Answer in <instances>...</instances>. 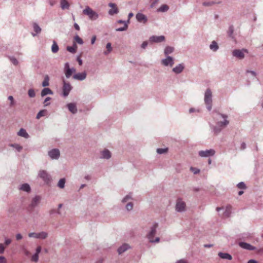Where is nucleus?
Listing matches in <instances>:
<instances>
[{
  "instance_id": "obj_35",
  "label": "nucleus",
  "mask_w": 263,
  "mask_h": 263,
  "mask_svg": "<svg viewBox=\"0 0 263 263\" xmlns=\"http://www.w3.org/2000/svg\"><path fill=\"white\" fill-rule=\"evenodd\" d=\"M106 48L107 49V50L106 51H104L103 53L104 55H107L110 52H111V51H112V48L111 47V44L110 43H108L106 45Z\"/></svg>"
},
{
  "instance_id": "obj_58",
  "label": "nucleus",
  "mask_w": 263,
  "mask_h": 263,
  "mask_svg": "<svg viewBox=\"0 0 263 263\" xmlns=\"http://www.w3.org/2000/svg\"><path fill=\"white\" fill-rule=\"evenodd\" d=\"M5 251V247L4 245L0 243V254H3Z\"/></svg>"
},
{
  "instance_id": "obj_7",
  "label": "nucleus",
  "mask_w": 263,
  "mask_h": 263,
  "mask_svg": "<svg viewBox=\"0 0 263 263\" xmlns=\"http://www.w3.org/2000/svg\"><path fill=\"white\" fill-rule=\"evenodd\" d=\"M186 207L185 203L182 199L178 198L176 201V210L178 212H182L185 211Z\"/></svg>"
},
{
  "instance_id": "obj_24",
  "label": "nucleus",
  "mask_w": 263,
  "mask_h": 263,
  "mask_svg": "<svg viewBox=\"0 0 263 263\" xmlns=\"http://www.w3.org/2000/svg\"><path fill=\"white\" fill-rule=\"evenodd\" d=\"M60 7L62 10L69 9L70 4L67 0H60Z\"/></svg>"
},
{
  "instance_id": "obj_55",
  "label": "nucleus",
  "mask_w": 263,
  "mask_h": 263,
  "mask_svg": "<svg viewBox=\"0 0 263 263\" xmlns=\"http://www.w3.org/2000/svg\"><path fill=\"white\" fill-rule=\"evenodd\" d=\"M8 100L10 101V106H13L14 105V101L13 96H10L8 98Z\"/></svg>"
},
{
  "instance_id": "obj_16",
  "label": "nucleus",
  "mask_w": 263,
  "mask_h": 263,
  "mask_svg": "<svg viewBox=\"0 0 263 263\" xmlns=\"http://www.w3.org/2000/svg\"><path fill=\"white\" fill-rule=\"evenodd\" d=\"M136 18L139 22L143 23L144 24H145L148 20L147 16L141 13H138L136 15Z\"/></svg>"
},
{
  "instance_id": "obj_37",
  "label": "nucleus",
  "mask_w": 263,
  "mask_h": 263,
  "mask_svg": "<svg viewBox=\"0 0 263 263\" xmlns=\"http://www.w3.org/2000/svg\"><path fill=\"white\" fill-rule=\"evenodd\" d=\"M65 182L66 180L64 178L60 179L58 183V186L60 189H63L65 187Z\"/></svg>"
},
{
  "instance_id": "obj_1",
  "label": "nucleus",
  "mask_w": 263,
  "mask_h": 263,
  "mask_svg": "<svg viewBox=\"0 0 263 263\" xmlns=\"http://www.w3.org/2000/svg\"><path fill=\"white\" fill-rule=\"evenodd\" d=\"M204 101L207 109L211 111L212 108V93L210 88L205 91Z\"/></svg>"
},
{
  "instance_id": "obj_20",
  "label": "nucleus",
  "mask_w": 263,
  "mask_h": 263,
  "mask_svg": "<svg viewBox=\"0 0 263 263\" xmlns=\"http://www.w3.org/2000/svg\"><path fill=\"white\" fill-rule=\"evenodd\" d=\"M184 69V66L183 64L181 63L178 64L176 67L173 68L172 70L176 74H179Z\"/></svg>"
},
{
  "instance_id": "obj_33",
  "label": "nucleus",
  "mask_w": 263,
  "mask_h": 263,
  "mask_svg": "<svg viewBox=\"0 0 263 263\" xmlns=\"http://www.w3.org/2000/svg\"><path fill=\"white\" fill-rule=\"evenodd\" d=\"M59 48L55 41H53L51 46V51L53 53H57L59 51Z\"/></svg>"
},
{
  "instance_id": "obj_6",
  "label": "nucleus",
  "mask_w": 263,
  "mask_h": 263,
  "mask_svg": "<svg viewBox=\"0 0 263 263\" xmlns=\"http://www.w3.org/2000/svg\"><path fill=\"white\" fill-rule=\"evenodd\" d=\"M217 114L224 119L223 121H218L216 123L217 125L222 129L229 124V121L227 120L228 116L227 115L221 114L220 112H218Z\"/></svg>"
},
{
  "instance_id": "obj_64",
  "label": "nucleus",
  "mask_w": 263,
  "mask_h": 263,
  "mask_svg": "<svg viewBox=\"0 0 263 263\" xmlns=\"http://www.w3.org/2000/svg\"><path fill=\"white\" fill-rule=\"evenodd\" d=\"M6 258L4 256H0V263H6Z\"/></svg>"
},
{
  "instance_id": "obj_43",
  "label": "nucleus",
  "mask_w": 263,
  "mask_h": 263,
  "mask_svg": "<svg viewBox=\"0 0 263 263\" xmlns=\"http://www.w3.org/2000/svg\"><path fill=\"white\" fill-rule=\"evenodd\" d=\"M28 96L30 98H33L35 96V93L33 89H29L28 91Z\"/></svg>"
},
{
  "instance_id": "obj_31",
  "label": "nucleus",
  "mask_w": 263,
  "mask_h": 263,
  "mask_svg": "<svg viewBox=\"0 0 263 263\" xmlns=\"http://www.w3.org/2000/svg\"><path fill=\"white\" fill-rule=\"evenodd\" d=\"M49 77L48 76V75L46 74L45 76L44 80L42 83V86L44 87L48 86L49 85Z\"/></svg>"
},
{
  "instance_id": "obj_14",
  "label": "nucleus",
  "mask_w": 263,
  "mask_h": 263,
  "mask_svg": "<svg viewBox=\"0 0 263 263\" xmlns=\"http://www.w3.org/2000/svg\"><path fill=\"white\" fill-rule=\"evenodd\" d=\"M108 6L112 8L111 9H110L108 11V14L109 15H113L115 14H117L119 13V9L115 3H110L108 4Z\"/></svg>"
},
{
  "instance_id": "obj_3",
  "label": "nucleus",
  "mask_w": 263,
  "mask_h": 263,
  "mask_svg": "<svg viewBox=\"0 0 263 263\" xmlns=\"http://www.w3.org/2000/svg\"><path fill=\"white\" fill-rule=\"evenodd\" d=\"M72 89V86L69 82H66L64 79L63 80L62 95L64 97L68 96L69 93Z\"/></svg>"
},
{
  "instance_id": "obj_18",
  "label": "nucleus",
  "mask_w": 263,
  "mask_h": 263,
  "mask_svg": "<svg viewBox=\"0 0 263 263\" xmlns=\"http://www.w3.org/2000/svg\"><path fill=\"white\" fill-rule=\"evenodd\" d=\"M111 157V154L108 149H104L103 151L101 152V159H109Z\"/></svg>"
},
{
  "instance_id": "obj_15",
  "label": "nucleus",
  "mask_w": 263,
  "mask_h": 263,
  "mask_svg": "<svg viewBox=\"0 0 263 263\" xmlns=\"http://www.w3.org/2000/svg\"><path fill=\"white\" fill-rule=\"evenodd\" d=\"M41 200V196H40L39 195L35 196L34 198H32V199L31 200V202L30 204L29 205V206L31 209L34 208L35 206H36L39 204Z\"/></svg>"
},
{
  "instance_id": "obj_57",
  "label": "nucleus",
  "mask_w": 263,
  "mask_h": 263,
  "mask_svg": "<svg viewBox=\"0 0 263 263\" xmlns=\"http://www.w3.org/2000/svg\"><path fill=\"white\" fill-rule=\"evenodd\" d=\"M51 99V98L49 97H47L45 99V100L43 102L44 106H47L50 104V103H47V102L50 101Z\"/></svg>"
},
{
  "instance_id": "obj_29",
  "label": "nucleus",
  "mask_w": 263,
  "mask_h": 263,
  "mask_svg": "<svg viewBox=\"0 0 263 263\" xmlns=\"http://www.w3.org/2000/svg\"><path fill=\"white\" fill-rule=\"evenodd\" d=\"M210 49L214 52L217 51L219 49L217 43L215 41H213L210 45Z\"/></svg>"
},
{
  "instance_id": "obj_25",
  "label": "nucleus",
  "mask_w": 263,
  "mask_h": 263,
  "mask_svg": "<svg viewBox=\"0 0 263 263\" xmlns=\"http://www.w3.org/2000/svg\"><path fill=\"white\" fill-rule=\"evenodd\" d=\"M218 255L222 259H226L230 260L232 259V256L228 253L219 252Z\"/></svg>"
},
{
  "instance_id": "obj_52",
  "label": "nucleus",
  "mask_w": 263,
  "mask_h": 263,
  "mask_svg": "<svg viewBox=\"0 0 263 263\" xmlns=\"http://www.w3.org/2000/svg\"><path fill=\"white\" fill-rule=\"evenodd\" d=\"M221 130H222L221 128H220L217 125L214 127V131L215 133L216 134L219 133Z\"/></svg>"
},
{
  "instance_id": "obj_41",
  "label": "nucleus",
  "mask_w": 263,
  "mask_h": 263,
  "mask_svg": "<svg viewBox=\"0 0 263 263\" xmlns=\"http://www.w3.org/2000/svg\"><path fill=\"white\" fill-rule=\"evenodd\" d=\"M74 39L77 43L80 45L83 44L84 43L83 40L78 35L75 36Z\"/></svg>"
},
{
  "instance_id": "obj_49",
  "label": "nucleus",
  "mask_w": 263,
  "mask_h": 263,
  "mask_svg": "<svg viewBox=\"0 0 263 263\" xmlns=\"http://www.w3.org/2000/svg\"><path fill=\"white\" fill-rule=\"evenodd\" d=\"M133 208V204L132 202H128L126 205V209L128 211H131Z\"/></svg>"
},
{
  "instance_id": "obj_50",
  "label": "nucleus",
  "mask_w": 263,
  "mask_h": 263,
  "mask_svg": "<svg viewBox=\"0 0 263 263\" xmlns=\"http://www.w3.org/2000/svg\"><path fill=\"white\" fill-rule=\"evenodd\" d=\"M237 186L239 189H245L246 188V184H245V183L243 182H240L238 183L237 184Z\"/></svg>"
},
{
  "instance_id": "obj_23",
  "label": "nucleus",
  "mask_w": 263,
  "mask_h": 263,
  "mask_svg": "<svg viewBox=\"0 0 263 263\" xmlns=\"http://www.w3.org/2000/svg\"><path fill=\"white\" fill-rule=\"evenodd\" d=\"M53 94V92L52 91V90L48 87H45L44 88H43L42 90L41 93V95L42 97H43L47 95H52Z\"/></svg>"
},
{
  "instance_id": "obj_59",
  "label": "nucleus",
  "mask_w": 263,
  "mask_h": 263,
  "mask_svg": "<svg viewBox=\"0 0 263 263\" xmlns=\"http://www.w3.org/2000/svg\"><path fill=\"white\" fill-rule=\"evenodd\" d=\"M148 45V42L147 41H144L142 43V44L141 45V47L143 49H145Z\"/></svg>"
},
{
  "instance_id": "obj_13",
  "label": "nucleus",
  "mask_w": 263,
  "mask_h": 263,
  "mask_svg": "<svg viewBox=\"0 0 263 263\" xmlns=\"http://www.w3.org/2000/svg\"><path fill=\"white\" fill-rule=\"evenodd\" d=\"M161 63L165 66H170L172 67L174 64V62L172 57L167 56L166 59L162 60Z\"/></svg>"
},
{
  "instance_id": "obj_32",
  "label": "nucleus",
  "mask_w": 263,
  "mask_h": 263,
  "mask_svg": "<svg viewBox=\"0 0 263 263\" xmlns=\"http://www.w3.org/2000/svg\"><path fill=\"white\" fill-rule=\"evenodd\" d=\"M169 9V7L166 5L163 4L159 8L157 9L158 12H165L168 11Z\"/></svg>"
},
{
  "instance_id": "obj_62",
  "label": "nucleus",
  "mask_w": 263,
  "mask_h": 263,
  "mask_svg": "<svg viewBox=\"0 0 263 263\" xmlns=\"http://www.w3.org/2000/svg\"><path fill=\"white\" fill-rule=\"evenodd\" d=\"M41 250H42L41 247L38 246L36 249L35 253H37V254H39V253L41 252Z\"/></svg>"
},
{
  "instance_id": "obj_4",
  "label": "nucleus",
  "mask_w": 263,
  "mask_h": 263,
  "mask_svg": "<svg viewBox=\"0 0 263 263\" xmlns=\"http://www.w3.org/2000/svg\"><path fill=\"white\" fill-rule=\"evenodd\" d=\"M83 13L88 15L89 18L92 20H97L99 16L98 14L88 6L83 10Z\"/></svg>"
},
{
  "instance_id": "obj_56",
  "label": "nucleus",
  "mask_w": 263,
  "mask_h": 263,
  "mask_svg": "<svg viewBox=\"0 0 263 263\" xmlns=\"http://www.w3.org/2000/svg\"><path fill=\"white\" fill-rule=\"evenodd\" d=\"M160 238L159 237H156L155 239L152 238L149 240V242L151 243H158L160 241Z\"/></svg>"
},
{
  "instance_id": "obj_53",
  "label": "nucleus",
  "mask_w": 263,
  "mask_h": 263,
  "mask_svg": "<svg viewBox=\"0 0 263 263\" xmlns=\"http://www.w3.org/2000/svg\"><path fill=\"white\" fill-rule=\"evenodd\" d=\"M131 199H132L131 195H127L125 197H124V198L122 199V202L123 203H125V202H126L127 201H128L129 200H130Z\"/></svg>"
},
{
  "instance_id": "obj_39",
  "label": "nucleus",
  "mask_w": 263,
  "mask_h": 263,
  "mask_svg": "<svg viewBox=\"0 0 263 263\" xmlns=\"http://www.w3.org/2000/svg\"><path fill=\"white\" fill-rule=\"evenodd\" d=\"M48 236V233L45 232H41L38 233V239H46Z\"/></svg>"
},
{
  "instance_id": "obj_47",
  "label": "nucleus",
  "mask_w": 263,
  "mask_h": 263,
  "mask_svg": "<svg viewBox=\"0 0 263 263\" xmlns=\"http://www.w3.org/2000/svg\"><path fill=\"white\" fill-rule=\"evenodd\" d=\"M231 214V211H230V208L229 206L227 207V209H226L225 211L223 213V215L226 217H229Z\"/></svg>"
},
{
  "instance_id": "obj_38",
  "label": "nucleus",
  "mask_w": 263,
  "mask_h": 263,
  "mask_svg": "<svg viewBox=\"0 0 263 263\" xmlns=\"http://www.w3.org/2000/svg\"><path fill=\"white\" fill-rule=\"evenodd\" d=\"M47 110L46 109H43V110H40L37 114L36 116V118L37 119H39L41 117H43L44 116L46 115V114H47Z\"/></svg>"
},
{
  "instance_id": "obj_28",
  "label": "nucleus",
  "mask_w": 263,
  "mask_h": 263,
  "mask_svg": "<svg viewBox=\"0 0 263 263\" xmlns=\"http://www.w3.org/2000/svg\"><path fill=\"white\" fill-rule=\"evenodd\" d=\"M77 45L76 43H73L72 46H67L66 49L68 51L72 53H75L77 52Z\"/></svg>"
},
{
  "instance_id": "obj_42",
  "label": "nucleus",
  "mask_w": 263,
  "mask_h": 263,
  "mask_svg": "<svg viewBox=\"0 0 263 263\" xmlns=\"http://www.w3.org/2000/svg\"><path fill=\"white\" fill-rule=\"evenodd\" d=\"M64 73L67 79H69L72 74L71 70L70 69H66L64 71Z\"/></svg>"
},
{
  "instance_id": "obj_63",
  "label": "nucleus",
  "mask_w": 263,
  "mask_h": 263,
  "mask_svg": "<svg viewBox=\"0 0 263 263\" xmlns=\"http://www.w3.org/2000/svg\"><path fill=\"white\" fill-rule=\"evenodd\" d=\"M70 68L69 67V63H68V62L66 63L64 65V71H65L66 69H68Z\"/></svg>"
},
{
  "instance_id": "obj_54",
  "label": "nucleus",
  "mask_w": 263,
  "mask_h": 263,
  "mask_svg": "<svg viewBox=\"0 0 263 263\" xmlns=\"http://www.w3.org/2000/svg\"><path fill=\"white\" fill-rule=\"evenodd\" d=\"M28 236L29 237L38 238V233L32 232L28 234Z\"/></svg>"
},
{
  "instance_id": "obj_2",
  "label": "nucleus",
  "mask_w": 263,
  "mask_h": 263,
  "mask_svg": "<svg viewBox=\"0 0 263 263\" xmlns=\"http://www.w3.org/2000/svg\"><path fill=\"white\" fill-rule=\"evenodd\" d=\"M38 177L42 179L46 184H49L52 180L51 175L45 170H40L38 173Z\"/></svg>"
},
{
  "instance_id": "obj_5",
  "label": "nucleus",
  "mask_w": 263,
  "mask_h": 263,
  "mask_svg": "<svg viewBox=\"0 0 263 263\" xmlns=\"http://www.w3.org/2000/svg\"><path fill=\"white\" fill-rule=\"evenodd\" d=\"M158 227V223L157 222H154L150 227L149 231L146 234V237L148 240L154 238L157 233V229Z\"/></svg>"
},
{
  "instance_id": "obj_8",
  "label": "nucleus",
  "mask_w": 263,
  "mask_h": 263,
  "mask_svg": "<svg viewBox=\"0 0 263 263\" xmlns=\"http://www.w3.org/2000/svg\"><path fill=\"white\" fill-rule=\"evenodd\" d=\"M48 155L51 159L58 160L60 156V152L58 148H53L48 151Z\"/></svg>"
},
{
  "instance_id": "obj_19",
  "label": "nucleus",
  "mask_w": 263,
  "mask_h": 263,
  "mask_svg": "<svg viewBox=\"0 0 263 263\" xmlns=\"http://www.w3.org/2000/svg\"><path fill=\"white\" fill-rule=\"evenodd\" d=\"M69 111L73 114H75L77 112L78 109L76 103H70L66 105Z\"/></svg>"
},
{
  "instance_id": "obj_22",
  "label": "nucleus",
  "mask_w": 263,
  "mask_h": 263,
  "mask_svg": "<svg viewBox=\"0 0 263 263\" xmlns=\"http://www.w3.org/2000/svg\"><path fill=\"white\" fill-rule=\"evenodd\" d=\"M130 248L129 246L127 243H124L117 250L119 254H121Z\"/></svg>"
},
{
  "instance_id": "obj_12",
  "label": "nucleus",
  "mask_w": 263,
  "mask_h": 263,
  "mask_svg": "<svg viewBox=\"0 0 263 263\" xmlns=\"http://www.w3.org/2000/svg\"><path fill=\"white\" fill-rule=\"evenodd\" d=\"M87 73L86 71L75 73L73 75L72 78L74 80L79 81H83L86 78Z\"/></svg>"
},
{
  "instance_id": "obj_40",
  "label": "nucleus",
  "mask_w": 263,
  "mask_h": 263,
  "mask_svg": "<svg viewBox=\"0 0 263 263\" xmlns=\"http://www.w3.org/2000/svg\"><path fill=\"white\" fill-rule=\"evenodd\" d=\"M9 60L11 61V62L14 65H17L18 64V62L17 60L13 56H8V57Z\"/></svg>"
},
{
  "instance_id": "obj_30",
  "label": "nucleus",
  "mask_w": 263,
  "mask_h": 263,
  "mask_svg": "<svg viewBox=\"0 0 263 263\" xmlns=\"http://www.w3.org/2000/svg\"><path fill=\"white\" fill-rule=\"evenodd\" d=\"M17 135L21 137L28 138L29 137V135L26 132V130L24 128H21L19 132L17 133Z\"/></svg>"
},
{
  "instance_id": "obj_26",
  "label": "nucleus",
  "mask_w": 263,
  "mask_h": 263,
  "mask_svg": "<svg viewBox=\"0 0 263 263\" xmlns=\"http://www.w3.org/2000/svg\"><path fill=\"white\" fill-rule=\"evenodd\" d=\"M234 27L233 25H231L229 27V29L227 31V34H228V36L231 37L232 39L235 38L234 35Z\"/></svg>"
},
{
  "instance_id": "obj_34",
  "label": "nucleus",
  "mask_w": 263,
  "mask_h": 263,
  "mask_svg": "<svg viewBox=\"0 0 263 263\" xmlns=\"http://www.w3.org/2000/svg\"><path fill=\"white\" fill-rule=\"evenodd\" d=\"M174 50V48L173 47L166 46L164 49V54L167 55L169 54L172 53Z\"/></svg>"
},
{
  "instance_id": "obj_36",
  "label": "nucleus",
  "mask_w": 263,
  "mask_h": 263,
  "mask_svg": "<svg viewBox=\"0 0 263 263\" xmlns=\"http://www.w3.org/2000/svg\"><path fill=\"white\" fill-rule=\"evenodd\" d=\"M9 146L14 148L17 152H20L23 149V147L18 144H10Z\"/></svg>"
},
{
  "instance_id": "obj_21",
  "label": "nucleus",
  "mask_w": 263,
  "mask_h": 263,
  "mask_svg": "<svg viewBox=\"0 0 263 263\" xmlns=\"http://www.w3.org/2000/svg\"><path fill=\"white\" fill-rule=\"evenodd\" d=\"M32 26L35 33L32 32L31 34L33 36H35L41 32V28L36 23H33Z\"/></svg>"
},
{
  "instance_id": "obj_51",
  "label": "nucleus",
  "mask_w": 263,
  "mask_h": 263,
  "mask_svg": "<svg viewBox=\"0 0 263 263\" xmlns=\"http://www.w3.org/2000/svg\"><path fill=\"white\" fill-rule=\"evenodd\" d=\"M190 170L194 174H197L198 173H199L200 172V170L197 168H196V167H191L190 168Z\"/></svg>"
},
{
  "instance_id": "obj_17",
  "label": "nucleus",
  "mask_w": 263,
  "mask_h": 263,
  "mask_svg": "<svg viewBox=\"0 0 263 263\" xmlns=\"http://www.w3.org/2000/svg\"><path fill=\"white\" fill-rule=\"evenodd\" d=\"M239 246L241 248L247 250L253 251L256 249V248L255 247L245 242H240L239 243Z\"/></svg>"
},
{
  "instance_id": "obj_45",
  "label": "nucleus",
  "mask_w": 263,
  "mask_h": 263,
  "mask_svg": "<svg viewBox=\"0 0 263 263\" xmlns=\"http://www.w3.org/2000/svg\"><path fill=\"white\" fill-rule=\"evenodd\" d=\"M39 260V254L34 253L31 257V261L36 262Z\"/></svg>"
},
{
  "instance_id": "obj_44",
  "label": "nucleus",
  "mask_w": 263,
  "mask_h": 263,
  "mask_svg": "<svg viewBox=\"0 0 263 263\" xmlns=\"http://www.w3.org/2000/svg\"><path fill=\"white\" fill-rule=\"evenodd\" d=\"M127 28H128V25L126 24H124L123 27L117 28L116 29V31H119V32L124 31L126 30L127 29Z\"/></svg>"
},
{
  "instance_id": "obj_27",
  "label": "nucleus",
  "mask_w": 263,
  "mask_h": 263,
  "mask_svg": "<svg viewBox=\"0 0 263 263\" xmlns=\"http://www.w3.org/2000/svg\"><path fill=\"white\" fill-rule=\"evenodd\" d=\"M20 190L29 193L31 191V188L29 184L24 183L20 187Z\"/></svg>"
},
{
  "instance_id": "obj_61",
  "label": "nucleus",
  "mask_w": 263,
  "mask_h": 263,
  "mask_svg": "<svg viewBox=\"0 0 263 263\" xmlns=\"http://www.w3.org/2000/svg\"><path fill=\"white\" fill-rule=\"evenodd\" d=\"M11 242V240L10 239H9V238L5 239V244L6 246L9 245V244H10Z\"/></svg>"
},
{
  "instance_id": "obj_11",
  "label": "nucleus",
  "mask_w": 263,
  "mask_h": 263,
  "mask_svg": "<svg viewBox=\"0 0 263 263\" xmlns=\"http://www.w3.org/2000/svg\"><path fill=\"white\" fill-rule=\"evenodd\" d=\"M164 40L165 36L164 35H152L149 38V41L151 43H161L164 41Z\"/></svg>"
},
{
  "instance_id": "obj_46",
  "label": "nucleus",
  "mask_w": 263,
  "mask_h": 263,
  "mask_svg": "<svg viewBox=\"0 0 263 263\" xmlns=\"http://www.w3.org/2000/svg\"><path fill=\"white\" fill-rule=\"evenodd\" d=\"M215 4H216V3L213 1L204 2L202 3V5H203V6H205V7H209V6H211L214 5Z\"/></svg>"
},
{
  "instance_id": "obj_10",
  "label": "nucleus",
  "mask_w": 263,
  "mask_h": 263,
  "mask_svg": "<svg viewBox=\"0 0 263 263\" xmlns=\"http://www.w3.org/2000/svg\"><path fill=\"white\" fill-rule=\"evenodd\" d=\"M215 152L213 149H206L205 151H200L199 152V156L201 157H208L213 156Z\"/></svg>"
},
{
  "instance_id": "obj_48",
  "label": "nucleus",
  "mask_w": 263,
  "mask_h": 263,
  "mask_svg": "<svg viewBox=\"0 0 263 263\" xmlns=\"http://www.w3.org/2000/svg\"><path fill=\"white\" fill-rule=\"evenodd\" d=\"M167 151V148H157V152L159 154H162L166 153Z\"/></svg>"
},
{
  "instance_id": "obj_9",
  "label": "nucleus",
  "mask_w": 263,
  "mask_h": 263,
  "mask_svg": "<svg viewBox=\"0 0 263 263\" xmlns=\"http://www.w3.org/2000/svg\"><path fill=\"white\" fill-rule=\"evenodd\" d=\"M244 52H248V50L245 49H235L232 52V54L234 57L238 58L239 59H243L245 57Z\"/></svg>"
},
{
  "instance_id": "obj_60",
  "label": "nucleus",
  "mask_w": 263,
  "mask_h": 263,
  "mask_svg": "<svg viewBox=\"0 0 263 263\" xmlns=\"http://www.w3.org/2000/svg\"><path fill=\"white\" fill-rule=\"evenodd\" d=\"M77 60L79 65L81 66L83 64L82 60L81 59V58L80 57H77Z\"/></svg>"
}]
</instances>
